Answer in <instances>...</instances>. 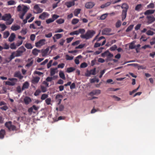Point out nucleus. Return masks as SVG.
Returning <instances> with one entry per match:
<instances>
[{
    "label": "nucleus",
    "instance_id": "obj_13",
    "mask_svg": "<svg viewBox=\"0 0 155 155\" xmlns=\"http://www.w3.org/2000/svg\"><path fill=\"white\" fill-rule=\"evenodd\" d=\"M34 9L37 12H36V14L41 13L43 11V9L40 8L38 4L35 5L34 6Z\"/></svg>",
    "mask_w": 155,
    "mask_h": 155
},
{
    "label": "nucleus",
    "instance_id": "obj_23",
    "mask_svg": "<svg viewBox=\"0 0 155 155\" xmlns=\"http://www.w3.org/2000/svg\"><path fill=\"white\" fill-rule=\"evenodd\" d=\"M15 57H19L20 56H21L23 53L22 52V51H19L18 50H17L16 51H15Z\"/></svg>",
    "mask_w": 155,
    "mask_h": 155
},
{
    "label": "nucleus",
    "instance_id": "obj_30",
    "mask_svg": "<svg viewBox=\"0 0 155 155\" xmlns=\"http://www.w3.org/2000/svg\"><path fill=\"white\" fill-rule=\"evenodd\" d=\"M135 47L136 45H134V41L130 44L129 46L130 49H133L135 48Z\"/></svg>",
    "mask_w": 155,
    "mask_h": 155
},
{
    "label": "nucleus",
    "instance_id": "obj_42",
    "mask_svg": "<svg viewBox=\"0 0 155 155\" xmlns=\"http://www.w3.org/2000/svg\"><path fill=\"white\" fill-rule=\"evenodd\" d=\"M16 44L15 45L14 43H12V44H11L10 45V48L12 49H15L16 48Z\"/></svg>",
    "mask_w": 155,
    "mask_h": 155
},
{
    "label": "nucleus",
    "instance_id": "obj_36",
    "mask_svg": "<svg viewBox=\"0 0 155 155\" xmlns=\"http://www.w3.org/2000/svg\"><path fill=\"white\" fill-rule=\"evenodd\" d=\"M62 0H54L55 1L58 2L56 3H55V4H53V9L55 8L56 7L58 6V3H59Z\"/></svg>",
    "mask_w": 155,
    "mask_h": 155
},
{
    "label": "nucleus",
    "instance_id": "obj_6",
    "mask_svg": "<svg viewBox=\"0 0 155 155\" xmlns=\"http://www.w3.org/2000/svg\"><path fill=\"white\" fill-rule=\"evenodd\" d=\"M85 32V30L84 28H79L78 30L74 31L72 32H71L69 34L71 35H78L79 34H84Z\"/></svg>",
    "mask_w": 155,
    "mask_h": 155
},
{
    "label": "nucleus",
    "instance_id": "obj_4",
    "mask_svg": "<svg viewBox=\"0 0 155 155\" xmlns=\"http://www.w3.org/2000/svg\"><path fill=\"white\" fill-rule=\"evenodd\" d=\"M5 126L9 131H17L18 129L15 126L12 124V122L11 121L6 122Z\"/></svg>",
    "mask_w": 155,
    "mask_h": 155
},
{
    "label": "nucleus",
    "instance_id": "obj_17",
    "mask_svg": "<svg viewBox=\"0 0 155 155\" xmlns=\"http://www.w3.org/2000/svg\"><path fill=\"white\" fill-rule=\"evenodd\" d=\"M20 28V27L18 25H13L11 27V29L13 31L18 30Z\"/></svg>",
    "mask_w": 155,
    "mask_h": 155
},
{
    "label": "nucleus",
    "instance_id": "obj_33",
    "mask_svg": "<svg viewBox=\"0 0 155 155\" xmlns=\"http://www.w3.org/2000/svg\"><path fill=\"white\" fill-rule=\"evenodd\" d=\"M25 47L28 49H31L33 48V46L30 43H27L25 45Z\"/></svg>",
    "mask_w": 155,
    "mask_h": 155
},
{
    "label": "nucleus",
    "instance_id": "obj_35",
    "mask_svg": "<svg viewBox=\"0 0 155 155\" xmlns=\"http://www.w3.org/2000/svg\"><path fill=\"white\" fill-rule=\"evenodd\" d=\"M73 56H70L68 54L65 55V58L67 60H71L73 59Z\"/></svg>",
    "mask_w": 155,
    "mask_h": 155
},
{
    "label": "nucleus",
    "instance_id": "obj_26",
    "mask_svg": "<svg viewBox=\"0 0 155 155\" xmlns=\"http://www.w3.org/2000/svg\"><path fill=\"white\" fill-rule=\"evenodd\" d=\"M59 76L61 78H62L64 80H65L66 79L65 75L63 71H60L59 73Z\"/></svg>",
    "mask_w": 155,
    "mask_h": 155
},
{
    "label": "nucleus",
    "instance_id": "obj_61",
    "mask_svg": "<svg viewBox=\"0 0 155 155\" xmlns=\"http://www.w3.org/2000/svg\"><path fill=\"white\" fill-rule=\"evenodd\" d=\"M74 38L73 37H71L68 38H66V41L67 43H69L70 42H71V41L73 40V39Z\"/></svg>",
    "mask_w": 155,
    "mask_h": 155
},
{
    "label": "nucleus",
    "instance_id": "obj_11",
    "mask_svg": "<svg viewBox=\"0 0 155 155\" xmlns=\"http://www.w3.org/2000/svg\"><path fill=\"white\" fill-rule=\"evenodd\" d=\"M13 76L17 78L20 80L22 79L23 78V76L22 75L21 72L19 71L15 72L13 75Z\"/></svg>",
    "mask_w": 155,
    "mask_h": 155
},
{
    "label": "nucleus",
    "instance_id": "obj_3",
    "mask_svg": "<svg viewBox=\"0 0 155 155\" xmlns=\"http://www.w3.org/2000/svg\"><path fill=\"white\" fill-rule=\"evenodd\" d=\"M95 34V32L94 30H88L87 31L85 34H82L80 35L81 38L88 39L91 38Z\"/></svg>",
    "mask_w": 155,
    "mask_h": 155
},
{
    "label": "nucleus",
    "instance_id": "obj_22",
    "mask_svg": "<svg viewBox=\"0 0 155 155\" xmlns=\"http://www.w3.org/2000/svg\"><path fill=\"white\" fill-rule=\"evenodd\" d=\"M5 131L4 130L1 129L0 130V139H3L4 137Z\"/></svg>",
    "mask_w": 155,
    "mask_h": 155
},
{
    "label": "nucleus",
    "instance_id": "obj_28",
    "mask_svg": "<svg viewBox=\"0 0 155 155\" xmlns=\"http://www.w3.org/2000/svg\"><path fill=\"white\" fill-rule=\"evenodd\" d=\"M75 69L74 67H69L67 68L66 72L68 73H70L74 71Z\"/></svg>",
    "mask_w": 155,
    "mask_h": 155
},
{
    "label": "nucleus",
    "instance_id": "obj_48",
    "mask_svg": "<svg viewBox=\"0 0 155 155\" xmlns=\"http://www.w3.org/2000/svg\"><path fill=\"white\" fill-rule=\"evenodd\" d=\"M85 45V44H80L78 46L76 47L75 48L76 49H82Z\"/></svg>",
    "mask_w": 155,
    "mask_h": 155
},
{
    "label": "nucleus",
    "instance_id": "obj_14",
    "mask_svg": "<svg viewBox=\"0 0 155 155\" xmlns=\"http://www.w3.org/2000/svg\"><path fill=\"white\" fill-rule=\"evenodd\" d=\"M49 15L46 12H43L42 14L39 16V18L42 20H44Z\"/></svg>",
    "mask_w": 155,
    "mask_h": 155
},
{
    "label": "nucleus",
    "instance_id": "obj_55",
    "mask_svg": "<svg viewBox=\"0 0 155 155\" xmlns=\"http://www.w3.org/2000/svg\"><path fill=\"white\" fill-rule=\"evenodd\" d=\"M117 48V46L116 45H114L110 48V50L111 51H113L116 50Z\"/></svg>",
    "mask_w": 155,
    "mask_h": 155
},
{
    "label": "nucleus",
    "instance_id": "obj_52",
    "mask_svg": "<svg viewBox=\"0 0 155 155\" xmlns=\"http://www.w3.org/2000/svg\"><path fill=\"white\" fill-rule=\"evenodd\" d=\"M51 98H47L45 100V102L46 104L48 105L51 104Z\"/></svg>",
    "mask_w": 155,
    "mask_h": 155
},
{
    "label": "nucleus",
    "instance_id": "obj_45",
    "mask_svg": "<svg viewBox=\"0 0 155 155\" xmlns=\"http://www.w3.org/2000/svg\"><path fill=\"white\" fill-rule=\"evenodd\" d=\"M79 21V20L76 18L73 19L71 23L73 25H75L77 24Z\"/></svg>",
    "mask_w": 155,
    "mask_h": 155
},
{
    "label": "nucleus",
    "instance_id": "obj_12",
    "mask_svg": "<svg viewBox=\"0 0 155 155\" xmlns=\"http://www.w3.org/2000/svg\"><path fill=\"white\" fill-rule=\"evenodd\" d=\"M95 4L93 2H89L86 3L85 4V7L87 9H91L93 7Z\"/></svg>",
    "mask_w": 155,
    "mask_h": 155
},
{
    "label": "nucleus",
    "instance_id": "obj_29",
    "mask_svg": "<svg viewBox=\"0 0 155 155\" xmlns=\"http://www.w3.org/2000/svg\"><path fill=\"white\" fill-rule=\"evenodd\" d=\"M62 96L60 94H58L56 95V96L55 99H56L58 100V104H60L61 103V99H59V98L62 97Z\"/></svg>",
    "mask_w": 155,
    "mask_h": 155
},
{
    "label": "nucleus",
    "instance_id": "obj_34",
    "mask_svg": "<svg viewBox=\"0 0 155 155\" xmlns=\"http://www.w3.org/2000/svg\"><path fill=\"white\" fill-rule=\"evenodd\" d=\"M10 33L8 31H6L4 32L3 33V38H7L9 35Z\"/></svg>",
    "mask_w": 155,
    "mask_h": 155
},
{
    "label": "nucleus",
    "instance_id": "obj_41",
    "mask_svg": "<svg viewBox=\"0 0 155 155\" xmlns=\"http://www.w3.org/2000/svg\"><path fill=\"white\" fill-rule=\"evenodd\" d=\"M15 52H12L11 55L10 56L9 58V59H10V60H12V59L14 58L15 56Z\"/></svg>",
    "mask_w": 155,
    "mask_h": 155
},
{
    "label": "nucleus",
    "instance_id": "obj_19",
    "mask_svg": "<svg viewBox=\"0 0 155 155\" xmlns=\"http://www.w3.org/2000/svg\"><path fill=\"white\" fill-rule=\"evenodd\" d=\"M24 101L25 104H28L31 101V100L29 97H26L24 98Z\"/></svg>",
    "mask_w": 155,
    "mask_h": 155
},
{
    "label": "nucleus",
    "instance_id": "obj_8",
    "mask_svg": "<svg viewBox=\"0 0 155 155\" xmlns=\"http://www.w3.org/2000/svg\"><path fill=\"white\" fill-rule=\"evenodd\" d=\"M111 30H112L110 28H104L102 31V34L106 35H112V34L110 33V32H111Z\"/></svg>",
    "mask_w": 155,
    "mask_h": 155
},
{
    "label": "nucleus",
    "instance_id": "obj_60",
    "mask_svg": "<svg viewBox=\"0 0 155 155\" xmlns=\"http://www.w3.org/2000/svg\"><path fill=\"white\" fill-rule=\"evenodd\" d=\"M54 21L52 18H50L47 19L46 22L47 24H49L50 23H51Z\"/></svg>",
    "mask_w": 155,
    "mask_h": 155
},
{
    "label": "nucleus",
    "instance_id": "obj_20",
    "mask_svg": "<svg viewBox=\"0 0 155 155\" xmlns=\"http://www.w3.org/2000/svg\"><path fill=\"white\" fill-rule=\"evenodd\" d=\"M29 86V84L28 81H25L23 85L22 90L23 91L25 89H27Z\"/></svg>",
    "mask_w": 155,
    "mask_h": 155
},
{
    "label": "nucleus",
    "instance_id": "obj_47",
    "mask_svg": "<svg viewBox=\"0 0 155 155\" xmlns=\"http://www.w3.org/2000/svg\"><path fill=\"white\" fill-rule=\"evenodd\" d=\"M154 8V4L153 3H150L147 6L148 8Z\"/></svg>",
    "mask_w": 155,
    "mask_h": 155
},
{
    "label": "nucleus",
    "instance_id": "obj_2",
    "mask_svg": "<svg viewBox=\"0 0 155 155\" xmlns=\"http://www.w3.org/2000/svg\"><path fill=\"white\" fill-rule=\"evenodd\" d=\"M2 20L4 21H6V24L7 25H11L13 22L14 20L11 18V16L10 14H6L2 16Z\"/></svg>",
    "mask_w": 155,
    "mask_h": 155
},
{
    "label": "nucleus",
    "instance_id": "obj_1",
    "mask_svg": "<svg viewBox=\"0 0 155 155\" xmlns=\"http://www.w3.org/2000/svg\"><path fill=\"white\" fill-rule=\"evenodd\" d=\"M123 9L121 14L122 21H123L126 18L127 10L129 9V6L127 3H123L121 6Z\"/></svg>",
    "mask_w": 155,
    "mask_h": 155
},
{
    "label": "nucleus",
    "instance_id": "obj_18",
    "mask_svg": "<svg viewBox=\"0 0 155 155\" xmlns=\"http://www.w3.org/2000/svg\"><path fill=\"white\" fill-rule=\"evenodd\" d=\"M40 78L39 77H35L31 80V82L34 84H35L39 82Z\"/></svg>",
    "mask_w": 155,
    "mask_h": 155
},
{
    "label": "nucleus",
    "instance_id": "obj_43",
    "mask_svg": "<svg viewBox=\"0 0 155 155\" xmlns=\"http://www.w3.org/2000/svg\"><path fill=\"white\" fill-rule=\"evenodd\" d=\"M121 21L120 20H118L116 23L115 26L117 28H119L121 26Z\"/></svg>",
    "mask_w": 155,
    "mask_h": 155
},
{
    "label": "nucleus",
    "instance_id": "obj_44",
    "mask_svg": "<svg viewBox=\"0 0 155 155\" xmlns=\"http://www.w3.org/2000/svg\"><path fill=\"white\" fill-rule=\"evenodd\" d=\"M65 40L63 38H61L60 40L59 45L60 46H63L65 42Z\"/></svg>",
    "mask_w": 155,
    "mask_h": 155
},
{
    "label": "nucleus",
    "instance_id": "obj_56",
    "mask_svg": "<svg viewBox=\"0 0 155 155\" xmlns=\"http://www.w3.org/2000/svg\"><path fill=\"white\" fill-rule=\"evenodd\" d=\"M90 71L91 74L93 75L96 74V68H94L92 69Z\"/></svg>",
    "mask_w": 155,
    "mask_h": 155
},
{
    "label": "nucleus",
    "instance_id": "obj_10",
    "mask_svg": "<svg viewBox=\"0 0 155 155\" xmlns=\"http://www.w3.org/2000/svg\"><path fill=\"white\" fill-rule=\"evenodd\" d=\"M146 18L147 19V22L148 24H151L155 21V18L152 15H148Z\"/></svg>",
    "mask_w": 155,
    "mask_h": 155
},
{
    "label": "nucleus",
    "instance_id": "obj_37",
    "mask_svg": "<svg viewBox=\"0 0 155 155\" xmlns=\"http://www.w3.org/2000/svg\"><path fill=\"white\" fill-rule=\"evenodd\" d=\"M64 22V20L62 18H60L56 21V23L59 24H63Z\"/></svg>",
    "mask_w": 155,
    "mask_h": 155
},
{
    "label": "nucleus",
    "instance_id": "obj_21",
    "mask_svg": "<svg viewBox=\"0 0 155 155\" xmlns=\"http://www.w3.org/2000/svg\"><path fill=\"white\" fill-rule=\"evenodd\" d=\"M32 59V58H29L28 59V61L29 62L26 65L27 67H29L32 65L34 62V61Z\"/></svg>",
    "mask_w": 155,
    "mask_h": 155
},
{
    "label": "nucleus",
    "instance_id": "obj_46",
    "mask_svg": "<svg viewBox=\"0 0 155 155\" xmlns=\"http://www.w3.org/2000/svg\"><path fill=\"white\" fill-rule=\"evenodd\" d=\"M0 27L2 28V31H4L7 28L6 26L4 24L0 23Z\"/></svg>",
    "mask_w": 155,
    "mask_h": 155
},
{
    "label": "nucleus",
    "instance_id": "obj_39",
    "mask_svg": "<svg viewBox=\"0 0 155 155\" xmlns=\"http://www.w3.org/2000/svg\"><path fill=\"white\" fill-rule=\"evenodd\" d=\"M48 97V95L47 94H44L42 95L41 96V99L42 100H45L46 98H47Z\"/></svg>",
    "mask_w": 155,
    "mask_h": 155
},
{
    "label": "nucleus",
    "instance_id": "obj_62",
    "mask_svg": "<svg viewBox=\"0 0 155 155\" xmlns=\"http://www.w3.org/2000/svg\"><path fill=\"white\" fill-rule=\"evenodd\" d=\"M111 97H112L113 98H114L115 99V100L117 101H120V100L121 99L120 98L117 96H116L115 95L111 96Z\"/></svg>",
    "mask_w": 155,
    "mask_h": 155
},
{
    "label": "nucleus",
    "instance_id": "obj_63",
    "mask_svg": "<svg viewBox=\"0 0 155 155\" xmlns=\"http://www.w3.org/2000/svg\"><path fill=\"white\" fill-rule=\"evenodd\" d=\"M7 3H8V5H13L15 4V2L14 1L11 0L8 1L7 2Z\"/></svg>",
    "mask_w": 155,
    "mask_h": 155
},
{
    "label": "nucleus",
    "instance_id": "obj_54",
    "mask_svg": "<svg viewBox=\"0 0 155 155\" xmlns=\"http://www.w3.org/2000/svg\"><path fill=\"white\" fill-rule=\"evenodd\" d=\"M18 50L22 51L23 53H24L26 51L25 49L23 46L20 47Z\"/></svg>",
    "mask_w": 155,
    "mask_h": 155
},
{
    "label": "nucleus",
    "instance_id": "obj_49",
    "mask_svg": "<svg viewBox=\"0 0 155 155\" xmlns=\"http://www.w3.org/2000/svg\"><path fill=\"white\" fill-rule=\"evenodd\" d=\"M41 91L39 90H36L35 93H34V95L36 96H38L41 93Z\"/></svg>",
    "mask_w": 155,
    "mask_h": 155
},
{
    "label": "nucleus",
    "instance_id": "obj_5",
    "mask_svg": "<svg viewBox=\"0 0 155 155\" xmlns=\"http://www.w3.org/2000/svg\"><path fill=\"white\" fill-rule=\"evenodd\" d=\"M8 80L9 81L5 82V84L11 86H13L15 85L18 81L17 79L14 78H9Z\"/></svg>",
    "mask_w": 155,
    "mask_h": 155
},
{
    "label": "nucleus",
    "instance_id": "obj_9",
    "mask_svg": "<svg viewBox=\"0 0 155 155\" xmlns=\"http://www.w3.org/2000/svg\"><path fill=\"white\" fill-rule=\"evenodd\" d=\"M105 55L107 56L108 58H112L113 56V54L110 53L108 51H107L102 53L101 54V56L103 57L105 56Z\"/></svg>",
    "mask_w": 155,
    "mask_h": 155
},
{
    "label": "nucleus",
    "instance_id": "obj_24",
    "mask_svg": "<svg viewBox=\"0 0 155 155\" xmlns=\"http://www.w3.org/2000/svg\"><path fill=\"white\" fill-rule=\"evenodd\" d=\"M58 68H51L50 69V75L52 76L54 75L56 73V71L57 70Z\"/></svg>",
    "mask_w": 155,
    "mask_h": 155
},
{
    "label": "nucleus",
    "instance_id": "obj_53",
    "mask_svg": "<svg viewBox=\"0 0 155 155\" xmlns=\"http://www.w3.org/2000/svg\"><path fill=\"white\" fill-rule=\"evenodd\" d=\"M59 17V15H53L52 16V19L54 20V21L56 20L57 18H58Z\"/></svg>",
    "mask_w": 155,
    "mask_h": 155
},
{
    "label": "nucleus",
    "instance_id": "obj_38",
    "mask_svg": "<svg viewBox=\"0 0 155 155\" xmlns=\"http://www.w3.org/2000/svg\"><path fill=\"white\" fill-rule=\"evenodd\" d=\"M134 27V25H131L127 27L126 30V32H128L132 30Z\"/></svg>",
    "mask_w": 155,
    "mask_h": 155
},
{
    "label": "nucleus",
    "instance_id": "obj_51",
    "mask_svg": "<svg viewBox=\"0 0 155 155\" xmlns=\"http://www.w3.org/2000/svg\"><path fill=\"white\" fill-rule=\"evenodd\" d=\"M28 10V7L26 6H25L24 8H23V9H22V13H25H25L27 12Z\"/></svg>",
    "mask_w": 155,
    "mask_h": 155
},
{
    "label": "nucleus",
    "instance_id": "obj_32",
    "mask_svg": "<svg viewBox=\"0 0 155 155\" xmlns=\"http://www.w3.org/2000/svg\"><path fill=\"white\" fill-rule=\"evenodd\" d=\"M80 11L81 9H76L75 10L74 12V15L77 16L80 13Z\"/></svg>",
    "mask_w": 155,
    "mask_h": 155
},
{
    "label": "nucleus",
    "instance_id": "obj_57",
    "mask_svg": "<svg viewBox=\"0 0 155 155\" xmlns=\"http://www.w3.org/2000/svg\"><path fill=\"white\" fill-rule=\"evenodd\" d=\"M54 36L56 37L57 39L61 38L62 37V35L60 34H56L54 35Z\"/></svg>",
    "mask_w": 155,
    "mask_h": 155
},
{
    "label": "nucleus",
    "instance_id": "obj_58",
    "mask_svg": "<svg viewBox=\"0 0 155 155\" xmlns=\"http://www.w3.org/2000/svg\"><path fill=\"white\" fill-rule=\"evenodd\" d=\"M35 35L34 34H31L30 36V39L31 41H33L35 40Z\"/></svg>",
    "mask_w": 155,
    "mask_h": 155
},
{
    "label": "nucleus",
    "instance_id": "obj_50",
    "mask_svg": "<svg viewBox=\"0 0 155 155\" xmlns=\"http://www.w3.org/2000/svg\"><path fill=\"white\" fill-rule=\"evenodd\" d=\"M107 14H105L102 15L100 17V18L101 20H104L107 17Z\"/></svg>",
    "mask_w": 155,
    "mask_h": 155
},
{
    "label": "nucleus",
    "instance_id": "obj_31",
    "mask_svg": "<svg viewBox=\"0 0 155 155\" xmlns=\"http://www.w3.org/2000/svg\"><path fill=\"white\" fill-rule=\"evenodd\" d=\"M142 7L141 4H138L135 6V10L136 11H139L141 9Z\"/></svg>",
    "mask_w": 155,
    "mask_h": 155
},
{
    "label": "nucleus",
    "instance_id": "obj_40",
    "mask_svg": "<svg viewBox=\"0 0 155 155\" xmlns=\"http://www.w3.org/2000/svg\"><path fill=\"white\" fill-rule=\"evenodd\" d=\"M87 64L86 62H84L81 63V64L80 67L81 68H86L87 67Z\"/></svg>",
    "mask_w": 155,
    "mask_h": 155
},
{
    "label": "nucleus",
    "instance_id": "obj_16",
    "mask_svg": "<svg viewBox=\"0 0 155 155\" xmlns=\"http://www.w3.org/2000/svg\"><path fill=\"white\" fill-rule=\"evenodd\" d=\"M15 35L14 33H12L11 34L10 36L8 38V41L10 42H12L15 40Z\"/></svg>",
    "mask_w": 155,
    "mask_h": 155
},
{
    "label": "nucleus",
    "instance_id": "obj_64",
    "mask_svg": "<svg viewBox=\"0 0 155 155\" xmlns=\"http://www.w3.org/2000/svg\"><path fill=\"white\" fill-rule=\"evenodd\" d=\"M23 43V41H17V43L16 44V45L18 47L21 45Z\"/></svg>",
    "mask_w": 155,
    "mask_h": 155
},
{
    "label": "nucleus",
    "instance_id": "obj_27",
    "mask_svg": "<svg viewBox=\"0 0 155 155\" xmlns=\"http://www.w3.org/2000/svg\"><path fill=\"white\" fill-rule=\"evenodd\" d=\"M74 5V1L67 2L66 4V5L68 8H70L72 6Z\"/></svg>",
    "mask_w": 155,
    "mask_h": 155
},
{
    "label": "nucleus",
    "instance_id": "obj_15",
    "mask_svg": "<svg viewBox=\"0 0 155 155\" xmlns=\"http://www.w3.org/2000/svg\"><path fill=\"white\" fill-rule=\"evenodd\" d=\"M155 11V10L153 9H149L146 10L144 13V14L145 15H150L153 14Z\"/></svg>",
    "mask_w": 155,
    "mask_h": 155
},
{
    "label": "nucleus",
    "instance_id": "obj_59",
    "mask_svg": "<svg viewBox=\"0 0 155 155\" xmlns=\"http://www.w3.org/2000/svg\"><path fill=\"white\" fill-rule=\"evenodd\" d=\"M153 33V32L151 30H148L146 32V34L149 35H152Z\"/></svg>",
    "mask_w": 155,
    "mask_h": 155
},
{
    "label": "nucleus",
    "instance_id": "obj_7",
    "mask_svg": "<svg viewBox=\"0 0 155 155\" xmlns=\"http://www.w3.org/2000/svg\"><path fill=\"white\" fill-rule=\"evenodd\" d=\"M46 40L44 39H41L35 44V46L36 47H40L44 45H45Z\"/></svg>",
    "mask_w": 155,
    "mask_h": 155
},
{
    "label": "nucleus",
    "instance_id": "obj_25",
    "mask_svg": "<svg viewBox=\"0 0 155 155\" xmlns=\"http://www.w3.org/2000/svg\"><path fill=\"white\" fill-rule=\"evenodd\" d=\"M40 52V50H38L36 48H35L32 50V54L34 55H37Z\"/></svg>",
    "mask_w": 155,
    "mask_h": 155
}]
</instances>
